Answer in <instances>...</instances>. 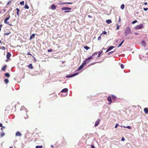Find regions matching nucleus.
<instances>
[{
	"label": "nucleus",
	"mask_w": 148,
	"mask_h": 148,
	"mask_svg": "<svg viewBox=\"0 0 148 148\" xmlns=\"http://www.w3.org/2000/svg\"><path fill=\"white\" fill-rule=\"evenodd\" d=\"M125 36H127L129 34H132V32L130 27H127L125 30L124 32Z\"/></svg>",
	"instance_id": "obj_1"
},
{
	"label": "nucleus",
	"mask_w": 148,
	"mask_h": 148,
	"mask_svg": "<svg viewBox=\"0 0 148 148\" xmlns=\"http://www.w3.org/2000/svg\"><path fill=\"white\" fill-rule=\"evenodd\" d=\"M71 8L66 7H63L61 8L62 10H65L64 12L68 13L71 12L69 10H71Z\"/></svg>",
	"instance_id": "obj_2"
},
{
	"label": "nucleus",
	"mask_w": 148,
	"mask_h": 148,
	"mask_svg": "<svg viewBox=\"0 0 148 148\" xmlns=\"http://www.w3.org/2000/svg\"><path fill=\"white\" fill-rule=\"evenodd\" d=\"M144 26L143 24H141L139 25L136 26L134 28L136 29H143L144 28Z\"/></svg>",
	"instance_id": "obj_3"
},
{
	"label": "nucleus",
	"mask_w": 148,
	"mask_h": 148,
	"mask_svg": "<svg viewBox=\"0 0 148 148\" xmlns=\"http://www.w3.org/2000/svg\"><path fill=\"white\" fill-rule=\"evenodd\" d=\"M78 73H76L71 75H68L66 76V78H70L75 76L78 74Z\"/></svg>",
	"instance_id": "obj_4"
},
{
	"label": "nucleus",
	"mask_w": 148,
	"mask_h": 148,
	"mask_svg": "<svg viewBox=\"0 0 148 148\" xmlns=\"http://www.w3.org/2000/svg\"><path fill=\"white\" fill-rule=\"evenodd\" d=\"M85 64V63H82V64L79 67L78 69L77 70V71H79L82 69L83 67L84 66Z\"/></svg>",
	"instance_id": "obj_5"
},
{
	"label": "nucleus",
	"mask_w": 148,
	"mask_h": 148,
	"mask_svg": "<svg viewBox=\"0 0 148 148\" xmlns=\"http://www.w3.org/2000/svg\"><path fill=\"white\" fill-rule=\"evenodd\" d=\"M97 52L95 53H94L93 54L92 56H90L89 57H88V59H89L90 60L93 59V57L97 55Z\"/></svg>",
	"instance_id": "obj_6"
},
{
	"label": "nucleus",
	"mask_w": 148,
	"mask_h": 148,
	"mask_svg": "<svg viewBox=\"0 0 148 148\" xmlns=\"http://www.w3.org/2000/svg\"><path fill=\"white\" fill-rule=\"evenodd\" d=\"M100 120L99 119H98L95 122V126L96 127L98 125L100 122Z\"/></svg>",
	"instance_id": "obj_7"
},
{
	"label": "nucleus",
	"mask_w": 148,
	"mask_h": 148,
	"mask_svg": "<svg viewBox=\"0 0 148 148\" xmlns=\"http://www.w3.org/2000/svg\"><path fill=\"white\" fill-rule=\"evenodd\" d=\"M114 47L113 46H111L110 47L106 50V53L108 52V51H110L111 50H112V49L114 48Z\"/></svg>",
	"instance_id": "obj_8"
},
{
	"label": "nucleus",
	"mask_w": 148,
	"mask_h": 148,
	"mask_svg": "<svg viewBox=\"0 0 148 148\" xmlns=\"http://www.w3.org/2000/svg\"><path fill=\"white\" fill-rule=\"evenodd\" d=\"M88 58L83 61V62L84 63H85V64L87 63H88L90 62V60L89 59H88Z\"/></svg>",
	"instance_id": "obj_9"
},
{
	"label": "nucleus",
	"mask_w": 148,
	"mask_h": 148,
	"mask_svg": "<svg viewBox=\"0 0 148 148\" xmlns=\"http://www.w3.org/2000/svg\"><path fill=\"white\" fill-rule=\"evenodd\" d=\"M21 134L19 131L17 132L15 134V136H21Z\"/></svg>",
	"instance_id": "obj_10"
},
{
	"label": "nucleus",
	"mask_w": 148,
	"mask_h": 148,
	"mask_svg": "<svg viewBox=\"0 0 148 148\" xmlns=\"http://www.w3.org/2000/svg\"><path fill=\"white\" fill-rule=\"evenodd\" d=\"M11 55L10 53L8 52H7V54L6 55L7 58L8 59H9L11 56Z\"/></svg>",
	"instance_id": "obj_11"
},
{
	"label": "nucleus",
	"mask_w": 148,
	"mask_h": 148,
	"mask_svg": "<svg viewBox=\"0 0 148 148\" xmlns=\"http://www.w3.org/2000/svg\"><path fill=\"white\" fill-rule=\"evenodd\" d=\"M68 91V89L67 88H64L61 91L62 92H66Z\"/></svg>",
	"instance_id": "obj_12"
},
{
	"label": "nucleus",
	"mask_w": 148,
	"mask_h": 148,
	"mask_svg": "<svg viewBox=\"0 0 148 148\" xmlns=\"http://www.w3.org/2000/svg\"><path fill=\"white\" fill-rule=\"evenodd\" d=\"M107 100L110 102V103L109 104H110L112 102V101L111 100V98L110 96H109L107 98Z\"/></svg>",
	"instance_id": "obj_13"
},
{
	"label": "nucleus",
	"mask_w": 148,
	"mask_h": 148,
	"mask_svg": "<svg viewBox=\"0 0 148 148\" xmlns=\"http://www.w3.org/2000/svg\"><path fill=\"white\" fill-rule=\"evenodd\" d=\"M56 6L54 5V4H53L51 5V9L53 10H55L56 8Z\"/></svg>",
	"instance_id": "obj_14"
},
{
	"label": "nucleus",
	"mask_w": 148,
	"mask_h": 148,
	"mask_svg": "<svg viewBox=\"0 0 148 148\" xmlns=\"http://www.w3.org/2000/svg\"><path fill=\"white\" fill-rule=\"evenodd\" d=\"M144 111L146 114L148 113V108H146L144 109Z\"/></svg>",
	"instance_id": "obj_15"
},
{
	"label": "nucleus",
	"mask_w": 148,
	"mask_h": 148,
	"mask_svg": "<svg viewBox=\"0 0 148 148\" xmlns=\"http://www.w3.org/2000/svg\"><path fill=\"white\" fill-rule=\"evenodd\" d=\"M106 23L108 24H109L111 23L112 21L110 19L107 20L106 21Z\"/></svg>",
	"instance_id": "obj_16"
},
{
	"label": "nucleus",
	"mask_w": 148,
	"mask_h": 148,
	"mask_svg": "<svg viewBox=\"0 0 148 148\" xmlns=\"http://www.w3.org/2000/svg\"><path fill=\"white\" fill-rule=\"evenodd\" d=\"M35 36V34H33L31 36H30V38H29V40H31Z\"/></svg>",
	"instance_id": "obj_17"
},
{
	"label": "nucleus",
	"mask_w": 148,
	"mask_h": 148,
	"mask_svg": "<svg viewBox=\"0 0 148 148\" xmlns=\"http://www.w3.org/2000/svg\"><path fill=\"white\" fill-rule=\"evenodd\" d=\"M4 23H5V24H7L10 25H12L11 24H10L9 23V22H8L7 21L5 20V19H4Z\"/></svg>",
	"instance_id": "obj_18"
},
{
	"label": "nucleus",
	"mask_w": 148,
	"mask_h": 148,
	"mask_svg": "<svg viewBox=\"0 0 148 148\" xmlns=\"http://www.w3.org/2000/svg\"><path fill=\"white\" fill-rule=\"evenodd\" d=\"M5 135V133L3 132H1L0 133V136L1 137H2Z\"/></svg>",
	"instance_id": "obj_19"
},
{
	"label": "nucleus",
	"mask_w": 148,
	"mask_h": 148,
	"mask_svg": "<svg viewBox=\"0 0 148 148\" xmlns=\"http://www.w3.org/2000/svg\"><path fill=\"white\" fill-rule=\"evenodd\" d=\"M103 52V51H99L98 53V55L97 56V57H99L100 56V55H101V53H102Z\"/></svg>",
	"instance_id": "obj_20"
},
{
	"label": "nucleus",
	"mask_w": 148,
	"mask_h": 148,
	"mask_svg": "<svg viewBox=\"0 0 148 148\" xmlns=\"http://www.w3.org/2000/svg\"><path fill=\"white\" fill-rule=\"evenodd\" d=\"M16 10H17L16 14H17V15L18 16L19 15V12L20 11V10L19 9H18V8H16Z\"/></svg>",
	"instance_id": "obj_21"
},
{
	"label": "nucleus",
	"mask_w": 148,
	"mask_h": 148,
	"mask_svg": "<svg viewBox=\"0 0 148 148\" xmlns=\"http://www.w3.org/2000/svg\"><path fill=\"white\" fill-rule=\"evenodd\" d=\"M7 67V66L6 65L4 66L2 68V70L3 71H5V68Z\"/></svg>",
	"instance_id": "obj_22"
},
{
	"label": "nucleus",
	"mask_w": 148,
	"mask_h": 148,
	"mask_svg": "<svg viewBox=\"0 0 148 148\" xmlns=\"http://www.w3.org/2000/svg\"><path fill=\"white\" fill-rule=\"evenodd\" d=\"M28 67L30 69H32L33 68V66L32 64H31L28 65Z\"/></svg>",
	"instance_id": "obj_23"
},
{
	"label": "nucleus",
	"mask_w": 148,
	"mask_h": 148,
	"mask_svg": "<svg viewBox=\"0 0 148 148\" xmlns=\"http://www.w3.org/2000/svg\"><path fill=\"white\" fill-rule=\"evenodd\" d=\"M124 42V40H123L122 41L119 45H118V46L117 47H121V46L122 44L123 43V42Z\"/></svg>",
	"instance_id": "obj_24"
},
{
	"label": "nucleus",
	"mask_w": 148,
	"mask_h": 148,
	"mask_svg": "<svg viewBox=\"0 0 148 148\" xmlns=\"http://www.w3.org/2000/svg\"><path fill=\"white\" fill-rule=\"evenodd\" d=\"M72 3H70V2H66V3H61V4H72Z\"/></svg>",
	"instance_id": "obj_25"
},
{
	"label": "nucleus",
	"mask_w": 148,
	"mask_h": 148,
	"mask_svg": "<svg viewBox=\"0 0 148 148\" xmlns=\"http://www.w3.org/2000/svg\"><path fill=\"white\" fill-rule=\"evenodd\" d=\"M125 7V5L123 4H122L121 5V8L123 10L124 9Z\"/></svg>",
	"instance_id": "obj_26"
},
{
	"label": "nucleus",
	"mask_w": 148,
	"mask_h": 148,
	"mask_svg": "<svg viewBox=\"0 0 148 148\" xmlns=\"http://www.w3.org/2000/svg\"><path fill=\"white\" fill-rule=\"evenodd\" d=\"M5 75L6 77H9L10 76V74L8 73H6L5 74Z\"/></svg>",
	"instance_id": "obj_27"
},
{
	"label": "nucleus",
	"mask_w": 148,
	"mask_h": 148,
	"mask_svg": "<svg viewBox=\"0 0 148 148\" xmlns=\"http://www.w3.org/2000/svg\"><path fill=\"white\" fill-rule=\"evenodd\" d=\"M4 82L6 84H7L9 82V80L8 79H4Z\"/></svg>",
	"instance_id": "obj_28"
},
{
	"label": "nucleus",
	"mask_w": 148,
	"mask_h": 148,
	"mask_svg": "<svg viewBox=\"0 0 148 148\" xmlns=\"http://www.w3.org/2000/svg\"><path fill=\"white\" fill-rule=\"evenodd\" d=\"M24 8L25 9H28L29 8V6L27 5V4H25Z\"/></svg>",
	"instance_id": "obj_29"
},
{
	"label": "nucleus",
	"mask_w": 148,
	"mask_h": 148,
	"mask_svg": "<svg viewBox=\"0 0 148 148\" xmlns=\"http://www.w3.org/2000/svg\"><path fill=\"white\" fill-rule=\"evenodd\" d=\"M43 146L42 145L40 146H36V148H42Z\"/></svg>",
	"instance_id": "obj_30"
},
{
	"label": "nucleus",
	"mask_w": 148,
	"mask_h": 148,
	"mask_svg": "<svg viewBox=\"0 0 148 148\" xmlns=\"http://www.w3.org/2000/svg\"><path fill=\"white\" fill-rule=\"evenodd\" d=\"M10 15H8V17L5 18V19L8 21L10 19Z\"/></svg>",
	"instance_id": "obj_31"
},
{
	"label": "nucleus",
	"mask_w": 148,
	"mask_h": 148,
	"mask_svg": "<svg viewBox=\"0 0 148 148\" xmlns=\"http://www.w3.org/2000/svg\"><path fill=\"white\" fill-rule=\"evenodd\" d=\"M84 48L88 50L90 49V47L87 46H85Z\"/></svg>",
	"instance_id": "obj_32"
},
{
	"label": "nucleus",
	"mask_w": 148,
	"mask_h": 148,
	"mask_svg": "<svg viewBox=\"0 0 148 148\" xmlns=\"http://www.w3.org/2000/svg\"><path fill=\"white\" fill-rule=\"evenodd\" d=\"M111 98L112 99H116V97L114 95H112L111 96Z\"/></svg>",
	"instance_id": "obj_33"
},
{
	"label": "nucleus",
	"mask_w": 148,
	"mask_h": 148,
	"mask_svg": "<svg viewBox=\"0 0 148 148\" xmlns=\"http://www.w3.org/2000/svg\"><path fill=\"white\" fill-rule=\"evenodd\" d=\"M24 1H21L20 2V4L22 5H24Z\"/></svg>",
	"instance_id": "obj_34"
},
{
	"label": "nucleus",
	"mask_w": 148,
	"mask_h": 148,
	"mask_svg": "<svg viewBox=\"0 0 148 148\" xmlns=\"http://www.w3.org/2000/svg\"><path fill=\"white\" fill-rule=\"evenodd\" d=\"M10 33V32H8V33H5L4 34V35H9Z\"/></svg>",
	"instance_id": "obj_35"
},
{
	"label": "nucleus",
	"mask_w": 148,
	"mask_h": 148,
	"mask_svg": "<svg viewBox=\"0 0 148 148\" xmlns=\"http://www.w3.org/2000/svg\"><path fill=\"white\" fill-rule=\"evenodd\" d=\"M124 65L123 64H121V67L122 69H123L124 68Z\"/></svg>",
	"instance_id": "obj_36"
},
{
	"label": "nucleus",
	"mask_w": 148,
	"mask_h": 148,
	"mask_svg": "<svg viewBox=\"0 0 148 148\" xmlns=\"http://www.w3.org/2000/svg\"><path fill=\"white\" fill-rule=\"evenodd\" d=\"M114 51L110 52L108 53V54L109 55L111 54Z\"/></svg>",
	"instance_id": "obj_37"
},
{
	"label": "nucleus",
	"mask_w": 148,
	"mask_h": 148,
	"mask_svg": "<svg viewBox=\"0 0 148 148\" xmlns=\"http://www.w3.org/2000/svg\"><path fill=\"white\" fill-rule=\"evenodd\" d=\"M137 22V20H134L132 22V23L133 24H134L136 23Z\"/></svg>",
	"instance_id": "obj_38"
},
{
	"label": "nucleus",
	"mask_w": 148,
	"mask_h": 148,
	"mask_svg": "<svg viewBox=\"0 0 148 148\" xmlns=\"http://www.w3.org/2000/svg\"><path fill=\"white\" fill-rule=\"evenodd\" d=\"M107 34V32H106V31H103L102 33L101 34V35L102 34Z\"/></svg>",
	"instance_id": "obj_39"
},
{
	"label": "nucleus",
	"mask_w": 148,
	"mask_h": 148,
	"mask_svg": "<svg viewBox=\"0 0 148 148\" xmlns=\"http://www.w3.org/2000/svg\"><path fill=\"white\" fill-rule=\"evenodd\" d=\"M143 57V56H142V55H139V58L140 59H141Z\"/></svg>",
	"instance_id": "obj_40"
},
{
	"label": "nucleus",
	"mask_w": 148,
	"mask_h": 148,
	"mask_svg": "<svg viewBox=\"0 0 148 148\" xmlns=\"http://www.w3.org/2000/svg\"><path fill=\"white\" fill-rule=\"evenodd\" d=\"M52 51V50L51 49H48L47 50V51L48 52H51Z\"/></svg>",
	"instance_id": "obj_41"
},
{
	"label": "nucleus",
	"mask_w": 148,
	"mask_h": 148,
	"mask_svg": "<svg viewBox=\"0 0 148 148\" xmlns=\"http://www.w3.org/2000/svg\"><path fill=\"white\" fill-rule=\"evenodd\" d=\"M12 1V0H10V1H9L8 2V3H7V5H9L10 3H11Z\"/></svg>",
	"instance_id": "obj_42"
},
{
	"label": "nucleus",
	"mask_w": 148,
	"mask_h": 148,
	"mask_svg": "<svg viewBox=\"0 0 148 148\" xmlns=\"http://www.w3.org/2000/svg\"><path fill=\"white\" fill-rule=\"evenodd\" d=\"M101 39V36L100 35L99 36V37H98V40H99Z\"/></svg>",
	"instance_id": "obj_43"
},
{
	"label": "nucleus",
	"mask_w": 148,
	"mask_h": 148,
	"mask_svg": "<svg viewBox=\"0 0 148 148\" xmlns=\"http://www.w3.org/2000/svg\"><path fill=\"white\" fill-rule=\"evenodd\" d=\"M126 128L129 129H131V127L130 126H126Z\"/></svg>",
	"instance_id": "obj_44"
},
{
	"label": "nucleus",
	"mask_w": 148,
	"mask_h": 148,
	"mask_svg": "<svg viewBox=\"0 0 148 148\" xmlns=\"http://www.w3.org/2000/svg\"><path fill=\"white\" fill-rule=\"evenodd\" d=\"M119 124L118 123H116L115 125V128H117V127L119 126Z\"/></svg>",
	"instance_id": "obj_45"
},
{
	"label": "nucleus",
	"mask_w": 148,
	"mask_h": 148,
	"mask_svg": "<svg viewBox=\"0 0 148 148\" xmlns=\"http://www.w3.org/2000/svg\"><path fill=\"white\" fill-rule=\"evenodd\" d=\"M120 26L118 25H117L116 29L118 30L119 29Z\"/></svg>",
	"instance_id": "obj_46"
},
{
	"label": "nucleus",
	"mask_w": 148,
	"mask_h": 148,
	"mask_svg": "<svg viewBox=\"0 0 148 148\" xmlns=\"http://www.w3.org/2000/svg\"><path fill=\"white\" fill-rule=\"evenodd\" d=\"M143 10L144 11H146L148 10V8H144Z\"/></svg>",
	"instance_id": "obj_47"
},
{
	"label": "nucleus",
	"mask_w": 148,
	"mask_h": 148,
	"mask_svg": "<svg viewBox=\"0 0 148 148\" xmlns=\"http://www.w3.org/2000/svg\"><path fill=\"white\" fill-rule=\"evenodd\" d=\"M25 108L24 107H22L21 108V110H23L24 108Z\"/></svg>",
	"instance_id": "obj_48"
},
{
	"label": "nucleus",
	"mask_w": 148,
	"mask_h": 148,
	"mask_svg": "<svg viewBox=\"0 0 148 148\" xmlns=\"http://www.w3.org/2000/svg\"><path fill=\"white\" fill-rule=\"evenodd\" d=\"M91 147L92 148H95V146L92 145H91Z\"/></svg>",
	"instance_id": "obj_49"
},
{
	"label": "nucleus",
	"mask_w": 148,
	"mask_h": 148,
	"mask_svg": "<svg viewBox=\"0 0 148 148\" xmlns=\"http://www.w3.org/2000/svg\"><path fill=\"white\" fill-rule=\"evenodd\" d=\"M125 140V139L123 137L121 139V140L122 141H123Z\"/></svg>",
	"instance_id": "obj_50"
},
{
	"label": "nucleus",
	"mask_w": 148,
	"mask_h": 148,
	"mask_svg": "<svg viewBox=\"0 0 148 148\" xmlns=\"http://www.w3.org/2000/svg\"><path fill=\"white\" fill-rule=\"evenodd\" d=\"M0 127H2L3 128H5V127L3 126L2 125V126H0Z\"/></svg>",
	"instance_id": "obj_51"
},
{
	"label": "nucleus",
	"mask_w": 148,
	"mask_h": 148,
	"mask_svg": "<svg viewBox=\"0 0 148 148\" xmlns=\"http://www.w3.org/2000/svg\"><path fill=\"white\" fill-rule=\"evenodd\" d=\"M2 24H1L0 25V28L1 29V27H2Z\"/></svg>",
	"instance_id": "obj_52"
},
{
	"label": "nucleus",
	"mask_w": 148,
	"mask_h": 148,
	"mask_svg": "<svg viewBox=\"0 0 148 148\" xmlns=\"http://www.w3.org/2000/svg\"><path fill=\"white\" fill-rule=\"evenodd\" d=\"M88 17L89 18H92V17L90 15H88Z\"/></svg>",
	"instance_id": "obj_53"
},
{
	"label": "nucleus",
	"mask_w": 148,
	"mask_h": 148,
	"mask_svg": "<svg viewBox=\"0 0 148 148\" xmlns=\"http://www.w3.org/2000/svg\"><path fill=\"white\" fill-rule=\"evenodd\" d=\"M147 2H145L144 3V4L145 5H147Z\"/></svg>",
	"instance_id": "obj_54"
},
{
	"label": "nucleus",
	"mask_w": 148,
	"mask_h": 148,
	"mask_svg": "<svg viewBox=\"0 0 148 148\" xmlns=\"http://www.w3.org/2000/svg\"><path fill=\"white\" fill-rule=\"evenodd\" d=\"M134 34H136V35H138V33H137V32H135L134 33Z\"/></svg>",
	"instance_id": "obj_55"
},
{
	"label": "nucleus",
	"mask_w": 148,
	"mask_h": 148,
	"mask_svg": "<svg viewBox=\"0 0 148 148\" xmlns=\"http://www.w3.org/2000/svg\"><path fill=\"white\" fill-rule=\"evenodd\" d=\"M121 21V18L120 17L119 19V22Z\"/></svg>",
	"instance_id": "obj_56"
},
{
	"label": "nucleus",
	"mask_w": 148,
	"mask_h": 148,
	"mask_svg": "<svg viewBox=\"0 0 148 148\" xmlns=\"http://www.w3.org/2000/svg\"><path fill=\"white\" fill-rule=\"evenodd\" d=\"M51 146L52 147V148H53V145H51Z\"/></svg>",
	"instance_id": "obj_57"
},
{
	"label": "nucleus",
	"mask_w": 148,
	"mask_h": 148,
	"mask_svg": "<svg viewBox=\"0 0 148 148\" xmlns=\"http://www.w3.org/2000/svg\"><path fill=\"white\" fill-rule=\"evenodd\" d=\"M95 63H91V65H93V64H94Z\"/></svg>",
	"instance_id": "obj_58"
},
{
	"label": "nucleus",
	"mask_w": 148,
	"mask_h": 148,
	"mask_svg": "<svg viewBox=\"0 0 148 148\" xmlns=\"http://www.w3.org/2000/svg\"><path fill=\"white\" fill-rule=\"evenodd\" d=\"M1 130H2V132H3V128L2 127H1Z\"/></svg>",
	"instance_id": "obj_59"
},
{
	"label": "nucleus",
	"mask_w": 148,
	"mask_h": 148,
	"mask_svg": "<svg viewBox=\"0 0 148 148\" xmlns=\"http://www.w3.org/2000/svg\"><path fill=\"white\" fill-rule=\"evenodd\" d=\"M142 42H143V43H144V44L145 43V42H144L143 41H142Z\"/></svg>",
	"instance_id": "obj_60"
},
{
	"label": "nucleus",
	"mask_w": 148,
	"mask_h": 148,
	"mask_svg": "<svg viewBox=\"0 0 148 148\" xmlns=\"http://www.w3.org/2000/svg\"><path fill=\"white\" fill-rule=\"evenodd\" d=\"M123 127L124 128H126V126H123Z\"/></svg>",
	"instance_id": "obj_61"
},
{
	"label": "nucleus",
	"mask_w": 148,
	"mask_h": 148,
	"mask_svg": "<svg viewBox=\"0 0 148 148\" xmlns=\"http://www.w3.org/2000/svg\"><path fill=\"white\" fill-rule=\"evenodd\" d=\"M34 61H35V62H36V59H35L34 60Z\"/></svg>",
	"instance_id": "obj_62"
},
{
	"label": "nucleus",
	"mask_w": 148,
	"mask_h": 148,
	"mask_svg": "<svg viewBox=\"0 0 148 148\" xmlns=\"http://www.w3.org/2000/svg\"><path fill=\"white\" fill-rule=\"evenodd\" d=\"M3 47V48L4 49H5V47Z\"/></svg>",
	"instance_id": "obj_63"
},
{
	"label": "nucleus",
	"mask_w": 148,
	"mask_h": 148,
	"mask_svg": "<svg viewBox=\"0 0 148 148\" xmlns=\"http://www.w3.org/2000/svg\"><path fill=\"white\" fill-rule=\"evenodd\" d=\"M5 11H6L5 10V9H4V12H5Z\"/></svg>",
	"instance_id": "obj_64"
}]
</instances>
